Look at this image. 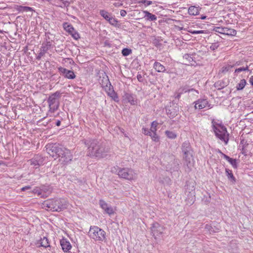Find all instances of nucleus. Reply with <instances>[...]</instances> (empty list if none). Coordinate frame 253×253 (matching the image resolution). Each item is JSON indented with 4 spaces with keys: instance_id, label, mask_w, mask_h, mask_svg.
Masks as SVG:
<instances>
[{
    "instance_id": "nucleus-22",
    "label": "nucleus",
    "mask_w": 253,
    "mask_h": 253,
    "mask_svg": "<svg viewBox=\"0 0 253 253\" xmlns=\"http://www.w3.org/2000/svg\"><path fill=\"white\" fill-rule=\"evenodd\" d=\"M167 170L177 171L179 169V163L177 160L173 159L170 166L167 167Z\"/></svg>"
},
{
    "instance_id": "nucleus-14",
    "label": "nucleus",
    "mask_w": 253,
    "mask_h": 253,
    "mask_svg": "<svg viewBox=\"0 0 253 253\" xmlns=\"http://www.w3.org/2000/svg\"><path fill=\"white\" fill-rule=\"evenodd\" d=\"M194 92L197 94L199 93L198 90H195L194 88L189 89L188 86H185L180 87L176 90L174 94V97L175 99H179L180 98L181 95L183 94V92Z\"/></svg>"
},
{
    "instance_id": "nucleus-48",
    "label": "nucleus",
    "mask_w": 253,
    "mask_h": 253,
    "mask_svg": "<svg viewBox=\"0 0 253 253\" xmlns=\"http://www.w3.org/2000/svg\"><path fill=\"white\" fill-rule=\"evenodd\" d=\"M60 1H61L63 2V3L64 4V5L65 6H68L69 5V2L67 0H59Z\"/></svg>"
},
{
    "instance_id": "nucleus-2",
    "label": "nucleus",
    "mask_w": 253,
    "mask_h": 253,
    "mask_svg": "<svg viewBox=\"0 0 253 253\" xmlns=\"http://www.w3.org/2000/svg\"><path fill=\"white\" fill-rule=\"evenodd\" d=\"M42 206L47 211L59 212L67 208V203L64 199H51L44 201Z\"/></svg>"
},
{
    "instance_id": "nucleus-32",
    "label": "nucleus",
    "mask_w": 253,
    "mask_h": 253,
    "mask_svg": "<svg viewBox=\"0 0 253 253\" xmlns=\"http://www.w3.org/2000/svg\"><path fill=\"white\" fill-rule=\"evenodd\" d=\"M225 171L226 173V175L228 177L229 180L233 183H235L236 181V179L232 173V171L229 169H226Z\"/></svg>"
},
{
    "instance_id": "nucleus-51",
    "label": "nucleus",
    "mask_w": 253,
    "mask_h": 253,
    "mask_svg": "<svg viewBox=\"0 0 253 253\" xmlns=\"http://www.w3.org/2000/svg\"><path fill=\"white\" fill-rule=\"evenodd\" d=\"M31 189V186H27L21 188V190L23 191Z\"/></svg>"
},
{
    "instance_id": "nucleus-60",
    "label": "nucleus",
    "mask_w": 253,
    "mask_h": 253,
    "mask_svg": "<svg viewBox=\"0 0 253 253\" xmlns=\"http://www.w3.org/2000/svg\"><path fill=\"white\" fill-rule=\"evenodd\" d=\"M157 42H158V41H155L154 43L157 44Z\"/></svg>"
},
{
    "instance_id": "nucleus-39",
    "label": "nucleus",
    "mask_w": 253,
    "mask_h": 253,
    "mask_svg": "<svg viewBox=\"0 0 253 253\" xmlns=\"http://www.w3.org/2000/svg\"><path fill=\"white\" fill-rule=\"evenodd\" d=\"M132 51L130 49L125 48L122 50V54L124 56H126L131 53Z\"/></svg>"
},
{
    "instance_id": "nucleus-9",
    "label": "nucleus",
    "mask_w": 253,
    "mask_h": 253,
    "mask_svg": "<svg viewBox=\"0 0 253 253\" xmlns=\"http://www.w3.org/2000/svg\"><path fill=\"white\" fill-rule=\"evenodd\" d=\"M105 86H104L103 83H101L102 87L104 88V89L108 95L113 98L115 101H116V99H118V97L117 94L114 91L113 87L107 76H106V78H105Z\"/></svg>"
},
{
    "instance_id": "nucleus-30",
    "label": "nucleus",
    "mask_w": 253,
    "mask_h": 253,
    "mask_svg": "<svg viewBox=\"0 0 253 253\" xmlns=\"http://www.w3.org/2000/svg\"><path fill=\"white\" fill-rule=\"evenodd\" d=\"M143 13H145V16L144 17L147 18V20H150V21H155L157 20V16L153 14L148 11L144 10L143 11Z\"/></svg>"
},
{
    "instance_id": "nucleus-62",
    "label": "nucleus",
    "mask_w": 253,
    "mask_h": 253,
    "mask_svg": "<svg viewBox=\"0 0 253 253\" xmlns=\"http://www.w3.org/2000/svg\"><path fill=\"white\" fill-rule=\"evenodd\" d=\"M252 113H253V111L252 112Z\"/></svg>"
},
{
    "instance_id": "nucleus-49",
    "label": "nucleus",
    "mask_w": 253,
    "mask_h": 253,
    "mask_svg": "<svg viewBox=\"0 0 253 253\" xmlns=\"http://www.w3.org/2000/svg\"><path fill=\"white\" fill-rule=\"evenodd\" d=\"M137 79L140 82H142L143 81V77L140 74H138L137 75Z\"/></svg>"
},
{
    "instance_id": "nucleus-41",
    "label": "nucleus",
    "mask_w": 253,
    "mask_h": 253,
    "mask_svg": "<svg viewBox=\"0 0 253 253\" xmlns=\"http://www.w3.org/2000/svg\"><path fill=\"white\" fill-rule=\"evenodd\" d=\"M183 59L185 60H186L187 62L189 63H191V62L193 61V57L191 56V55L188 54H185L183 55Z\"/></svg>"
},
{
    "instance_id": "nucleus-24",
    "label": "nucleus",
    "mask_w": 253,
    "mask_h": 253,
    "mask_svg": "<svg viewBox=\"0 0 253 253\" xmlns=\"http://www.w3.org/2000/svg\"><path fill=\"white\" fill-rule=\"evenodd\" d=\"M40 187L42 194L45 195V198L47 197L51 193V189L49 186L42 185Z\"/></svg>"
},
{
    "instance_id": "nucleus-28",
    "label": "nucleus",
    "mask_w": 253,
    "mask_h": 253,
    "mask_svg": "<svg viewBox=\"0 0 253 253\" xmlns=\"http://www.w3.org/2000/svg\"><path fill=\"white\" fill-rule=\"evenodd\" d=\"M199 7L195 6H191L188 9V13L191 15H197L199 14Z\"/></svg>"
},
{
    "instance_id": "nucleus-55",
    "label": "nucleus",
    "mask_w": 253,
    "mask_h": 253,
    "mask_svg": "<svg viewBox=\"0 0 253 253\" xmlns=\"http://www.w3.org/2000/svg\"><path fill=\"white\" fill-rule=\"evenodd\" d=\"M60 124H61V121L60 120H58L56 121V125L57 126H60Z\"/></svg>"
},
{
    "instance_id": "nucleus-21",
    "label": "nucleus",
    "mask_w": 253,
    "mask_h": 253,
    "mask_svg": "<svg viewBox=\"0 0 253 253\" xmlns=\"http://www.w3.org/2000/svg\"><path fill=\"white\" fill-rule=\"evenodd\" d=\"M185 186H186L185 193H188V196H189L190 195L191 196H195L194 195L195 187L194 186V184L191 183H188L187 182Z\"/></svg>"
},
{
    "instance_id": "nucleus-29",
    "label": "nucleus",
    "mask_w": 253,
    "mask_h": 253,
    "mask_svg": "<svg viewBox=\"0 0 253 253\" xmlns=\"http://www.w3.org/2000/svg\"><path fill=\"white\" fill-rule=\"evenodd\" d=\"M214 86L216 89L220 90L226 86L227 84L223 81H218L215 83Z\"/></svg>"
},
{
    "instance_id": "nucleus-18",
    "label": "nucleus",
    "mask_w": 253,
    "mask_h": 253,
    "mask_svg": "<svg viewBox=\"0 0 253 253\" xmlns=\"http://www.w3.org/2000/svg\"><path fill=\"white\" fill-rule=\"evenodd\" d=\"M31 165L39 167L42 164L43 162V158L39 155L35 156L34 158L28 161Z\"/></svg>"
},
{
    "instance_id": "nucleus-52",
    "label": "nucleus",
    "mask_w": 253,
    "mask_h": 253,
    "mask_svg": "<svg viewBox=\"0 0 253 253\" xmlns=\"http://www.w3.org/2000/svg\"><path fill=\"white\" fill-rule=\"evenodd\" d=\"M249 82L253 86V76H251L250 78Z\"/></svg>"
},
{
    "instance_id": "nucleus-50",
    "label": "nucleus",
    "mask_w": 253,
    "mask_h": 253,
    "mask_svg": "<svg viewBox=\"0 0 253 253\" xmlns=\"http://www.w3.org/2000/svg\"><path fill=\"white\" fill-rule=\"evenodd\" d=\"M120 14L122 16L124 17L126 14V12L125 10H121L120 11Z\"/></svg>"
},
{
    "instance_id": "nucleus-23",
    "label": "nucleus",
    "mask_w": 253,
    "mask_h": 253,
    "mask_svg": "<svg viewBox=\"0 0 253 253\" xmlns=\"http://www.w3.org/2000/svg\"><path fill=\"white\" fill-rule=\"evenodd\" d=\"M153 67L158 72L164 73L166 71L165 66L158 62L154 63Z\"/></svg>"
},
{
    "instance_id": "nucleus-38",
    "label": "nucleus",
    "mask_w": 253,
    "mask_h": 253,
    "mask_svg": "<svg viewBox=\"0 0 253 253\" xmlns=\"http://www.w3.org/2000/svg\"><path fill=\"white\" fill-rule=\"evenodd\" d=\"M154 129L149 130L148 129H147L146 128L143 127L142 129V132L143 134H144L145 135L150 136V135H151V134L154 131Z\"/></svg>"
},
{
    "instance_id": "nucleus-37",
    "label": "nucleus",
    "mask_w": 253,
    "mask_h": 253,
    "mask_svg": "<svg viewBox=\"0 0 253 253\" xmlns=\"http://www.w3.org/2000/svg\"><path fill=\"white\" fill-rule=\"evenodd\" d=\"M165 133L167 136L170 139H174L177 136L176 134L174 132L169 130H166L165 131Z\"/></svg>"
},
{
    "instance_id": "nucleus-40",
    "label": "nucleus",
    "mask_w": 253,
    "mask_h": 253,
    "mask_svg": "<svg viewBox=\"0 0 253 253\" xmlns=\"http://www.w3.org/2000/svg\"><path fill=\"white\" fill-rule=\"evenodd\" d=\"M136 3L138 4L144 3L145 4V6H148L152 3V1L147 0H137Z\"/></svg>"
},
{
    "instance_id": "nucleus-58",
    "label": "nucleus",
    "mask_w": 253,
    "mask_h": 253,
    "mask_svg": "<svg viewBox=\"0 0 253 253\" xmlns=\"http://www.w3.org/2000/svg\"><path fill=\"white\" fill-rule=\"evenodd\" d=\"M154 123H155V122H153L152 123V129H154V127H153V126H154Z\"/></svg>"
},
{
    "instance_id": "nucleus-7",
    "label": "nucleus",
    "mask_w": 253,
    "mask_h": 253,
    "mask_svg": "<svg viewBox=\"0 0 253 253\" xmlns=\"http://www.w3.org/2000/svg\"><path fill=\"white\" fill-rule=\"evenodd\" d=\"M118 175L121 178L128 180L133 179L136 177V174L133 170L128 168H121L118 167Z\"/></svg>"
},
{
    "instance_id": "nucleus-46",
    "label": "nucleus",
    "mask_w": 253,
    "mask_h": 253,
    "mask_svg": "<svg viewBox=\"0 0 253 253\" xmlns=\"http://www.w3.org/2000/svg\"><path fill=\"white\" fill-rule=\"evenodd\" d=\"M205 229L209 231L210 232V234L211 233V232H214V230H212V227L211 226V225H209V224H207L206 225H205Z\"/></svg>"
},
{
    "instance_id": "nucleus-5",
    "label": "nucleus",
    "mask_w": 253,
    "mask_h": 253,
    "mask_svg": "<svg viewBox=\"0 0 253 253\" xmlns=\"http://www.w3.org/2000/svg\"><path fill=\"white\" fill-rule=\"evenodd\" d=\"M105 235V232L96 226H91L88 232V236L95 241H103Z\"/></svg>"
},
{
    "instance_id": "nucleus-19",
    "label": "nucleus",
    "mask_w": 253,
    "mask_h": 253,
    "mask_svg": "<svg viewBox=\"0 0 253 253\" xmlns=\"http://www.w3.org/2000/svg\"><path fill=\"white\" fill-rule=\"evenodd\" d=\"M99 205L101 208L105 211L106 213L109 215L114 213V211L112 208L111 207H109L108 204L104 201L102 200H100Z\"/></svg>"
},
{
    "instance_id": "nucleus-20",
    "label": "nucleus",
    "mask_w": 253,
    "mask_h": 253,
    "mask_svg": "<svg viewBox=\"0 0 253 253\" xmlns=\"http://www.w3.org/2000/svg\"><path fill=\"white\" fill-rule=\"evenodd\" d=\"M60 245L62 247V250L64 252H67L70 250L71 248V245L69 242H68L67 239L63 238L60 241Z\"/></svg>"
},
{
    "instance_id": "nucleus-45",
    "label": "nucleus",
    "mask_w": 253,
    "mask_h": 253,
    "mask_svg": "<svg viewBox=\"0 0 253 253\" xmlns=\"http://www.w3.org/2000/svg\"><path fill=\"white\" fill-rule=\"evenodd\" d=\"M219 47V44L218 42L212 43L210 46V48L211 50H214Z\"/></svg>"
},
{
    "instance_id": "nucleus-12",
    "label": "nucleus",
    "mask_w": 253,
    "mask_h": 253,
    "mask_svg": "<svg viewBox=\"0 0 253 253\" xmlns=\"http://www.w3.org/2000/svg\"><path fill=\"white\" fill-rule=\"evenodd\" d=\"M63 27L64 30L71 35L75 40H78L80 38L79 34L75 30L71 24L65 22L63 24Z\"/></svg>"
},
{
    "instance_id": "nucleus-34",
    "label": "nucleus",
    "mask_w": 253,
    "mask_h": 253,
    "mask_svg": "<svg viewBox=\"0 0 253 253\" xmlns=\"http://www.w3.org/2000/svg\"><path fill=\"white\" fill-rule=\"evenodd\" d=\"M100 14L107 21L109 20L111 17V14L104 10H101L99 12Z\"/></svg>"
},
{
    "instance_id": "nucleus-3",
    "label": "nucleus",
    "mask_w": 253,
    "mask_h": 253,
    "mask_svg": "<svg viewBox=\"0 0 253 253\" xmlns=\"http://www.w3.org/2000/svg\"><path fill=\"white\" fill-rule=\"evenodd\" d=\"M181 150L183 154L184 165L190 168L193 161V150L189 141H185L182 144Z\"/></svg>"
},
{
    "instance_id": "nucleus-53",
    "label": "nucleus",
    "mask_w": 253,
    "mask_h": 253,
    "mask_svg": "<svg viewBox=\"0 0 253 253\" xmlns=\"http://www.w3.org/2000/svg\"><path fill=\"white\" fill-rule=\"evenodd\" d=\"M241 61H237L235 64L233 65L234 66H239L240 65H241Z\"/></svg>"
},
{
    "instance_id": "nucleus-44",
    "label": "nucleus",
    "mask_w": 253,
    "mask_h": 253,
    "mask_svg": "<svg viewBox=\"0 0 253 253\" xmlns=\"http://www.w3.org/2000/svg\"><path fill=\"white\" fill-rule=\"evenodd\" d=\"M233 67V66L230 65L224 66L221 68V70L220 71V72L222 73H225L226 72H228L229 70H230Z\"/></svg>"
},
{
    "instance_id": "nucleus-13",
    "label": "nucleus",
    "mask_w": 253,
    "mask_h": 253,
    "mask_svg": "<svg viewBox=\"0 0 253 253\" xmlns=\"http://www.w3.org/2000/svg\"><path fill=\"white\" fill-rule=\"evenodd\" d=\"M165 230V227L157 222H155L153 224L151 227V231L153 235L155 236V238L156 236H159L161 235Z\"/></svg>"
},
{
    "instance_id": "nucleus-56",
    "label": "nucleus",
    "mask_w": 253,
    "mask_h": 253,
    "mask_svg": "<svg viewBox=\"0 0 253 253\" xmlns=\"http://www.w3.org/2000/svg\"><path fill=\"white\" fill-rule=\"evenodd\" d=\"M207 16L205 15H202L201 17V19L202 20H204L206 18Z\"/></svg>"
},
{
    "instance_id": "nucleus-1",
    "label": "nucleus",
    "mask_w": 253,
    "mask_h": 253,
    "mask_svg": "<svg viewBox=\"0 0 253 253\" xmlns=\"http://www.w3.org/2000/svg\"><path fill=\"white\" fill-rule=\"evenodd\" d=\"M84 143L88 147L87 152L90 157L102 158L106 157L109 152L108 146L96 140H85Z\"/></svg>"
},
{
    "instance_id": "nucleus-4",
    "label": "nucleus",
    "mask_w": 253,
    "mask_h": 253,
    "mask_svg": "<svg viewBox=\"0 0 253 253\" xmlns=\"http://www.w3.org/2000/svg\"><path fill=\"white\" fill-rule=\"evenodd\" d=\"M212 129L215 136L226 145L229 141V134L226 127L215 122L213 120L212 121Z\"/></svg>"
},
{
    "instance_id": "nucleus-17",
    "label": "nucleus",
    "mask_w": 253,
    "mask_h": 253,
    "mask_svg": "<svg viewBox=\"0 0 253 253\" xmlns=\"http://www.w3.org/2000/svg\"><path fill=\"white\" fill-rule=\"evenodd\" d=\"M195 108L196 109H202L207 107L211 108L212 106L209 103L208 100L206 99H199L195 102Z\"/></svg>"
},
{
    "instance_id": "nucleus-25",
    "label": "nucleus",
    "mask_w": 253,
    "mask_h": 253,
    "mask_svg": "<svg viewBox=\"0 0 253 253\" xmlns=\"http://www.w3.org/2000/svg\"><path fill=\"white\" fill-rule=\"evenodd\" d=\"M39 244L40 246L43 247L44 248H47L50 247L48 240L46 237H44L43 238H41L37 242V244Z\"/></svg>"
},
{
    "instance_id": "nucleus-61",
    "label": "nucleus",
    "mask_w": 253,
    "mask_h": 253,
    "mask_svg": "<svg viewBox=\"0 0 253 253\" xmlns=\"http://www.w3.org/2000/svg\"><path fill=\"white\" fill-rule=\"evenodd\" d=\"M0 33H3V31L0 30Z\"/></svg>"
},
{
    "instance_id": "nucleus-54",
    "label": "nucleus",
    "mask_w": 253,
    "mask_h": 253,
    "mask_svg": "<svg viewBox=\"0 0 253 253\" xmlns=\"http://www.w3.org/2000/svg\"><path fill=\"white\" fill-rule=\"evenodd\" d=\"M242 153L244 154L245 156H246L247 155L246 153V150L244 148L242 150Z\"/></svg>"
},
{
    "instance_id": "nucleus-8",
    "label": "nucleus",
    "mask_w": 253,
    "mask_h": 253,
    "mask_svg": "<svg viewBox=\"0 0 253 253\" xmlns=\"http://www.w3.org/2000/svg\"><path fill=\"white\" fill-rule=\"evenodd\" d=\"M62 148H63L59 146L58 145L54 144L47 145L46 150L50 156L56 159L58 158L59 155L62 152Z\"/></svg>"
},
{
    "instance_id": "nucleus-11",
    "label": "nucleus",
    "mask_w": 253,
    "mask_h": 253,
    "mask_svg": "<svg viewBox=\"0 0 253 253\" xmlns=\"http://www.w3.org/2000/svg\"><path fill=\"white\" fill-rule=\"evenodd\" d=\"M213 30L217 33L228 36H235L237 33L235 30L227 27H216L214 28Z\"/></svg>"
},
{
    "instance_id": "nucleus-47",
    "label": "nucleus",
    "mask_w": 253,
    "mask_h": 253,
    "mask_svg": "<svg viewBox=\"0 0 253 253\" xmlns=\"http://www.w3.org/2000/svg\"><path fill=\"white\" fill-rule=\"evenodd\" d=\"M189 32L192 34H203V33H206L205 31H204V30H199V31H196V30L192 31V30H191V31H189Z\"/></svg>"
},
{
    "instance_id": "nucleus-35",
    "label": "nucleus",
    "mask_w": 253,
    "mask_h": 253,
    "mask_svg": "<svg viewBox=\"0 0 253 253\" xmlns=\"http://www.w3.org/2000/svg\"><path fill=\"white\" fill-rule=\"evenodd\" d=\"M246 84V81L245 80L243 79L241 80L239 84H237L236 86V88L237 90H240L243 89Z\"/></svg>"
},
{
    "instance_id": "nucleus-27",
    "label": "nucleus",
    "mask_w": 253,
    "mask_h": 253,
    "mask_svg": "<svg viewBox=\"0 0 253 253\" xmlns=\"http://www.w3.org/2000/svg\"><path fill=\"white\" fill-rule=\"evenodd\" d=\"M223 156L224 159H225L230 163V164L234 168L236 169L237 168V164L236 159H232L225 154H223Z\"/></svg>"
},
{
    "instance_id": "nucleus-43",
    "label": "nucleus",
    "mask_w": 253,
    "mask_h": 253,
    "mask_svg": "<svg viewBox=\"0 0 253 253\" xmlns=\"http://www.w3.org/2000/svg\"><path fill=\"white\" fill-rule=\"evenodd\" d=\"M249 70V67L248 65H246V67H240V68H237L235 70V73H240L242 71H248Z\"/></svg>"
},
{
    "instance_id": "nucleus-31",
    "label": "nucleus",
    "mask_w": 253,
    "mask_h": 253,
    "mask_svg": "<svg viewBox=\"0 0 253 253\" xmlns=\"http://www.w3.org/2000/svg\"><path fill=\"white\" fill-rule=\"evenodd\" d=\"M16 9L20 12H24V11H34L33 8L27 6H22V5H17Z\"/></svg>"
},
{
    "instance_id": "nucleus-42",
    "label": "nucleus",
    "mask_w": 253,
    "mask_h": 253,
    "mask_svg": "<svg viewBox=\"0 0 253 253\" xmlns=\"http://www.w3.org/2000/svg\"><path fill=\"white\" fill-rule=\"evenodd\" d=\"M108 21L109 22V23L114 26H117L118 21L117 19H116L115 18H113V17H111V18L109 19V20H108Z\"/></svg>"
},
{
    "instance_id": "nucleus-59",
    "label": "nucleus",
    "mask_w": 253,
    "mask_h": 253,
    "mask_svg": "<svg viewBox=\"0 0 253 253\" xmlns=\"http://www.w3.org/2000/svg\"><path fill=\"white\" fill-rule=\"evenodd\" d=\"M218 152H219V153H220L222 156H223V154H223L222 152H221V151H220V150H218Z\"/></svg>"
},
{
    "instance_id": "nucleus-15",
    "label": "nucleus",
    "mask_w": 253,
    "mask_h": 253,
    "mask_svg": "<svg viewBox=\"0 0 253 253\" xmlns=\"http://www.w3.org/2000/svg\"><path fill=\"white\" fill-rule=\"evenodd\" d=\"M58 70L60 74L64 76L66 78L74 79L76 77V75L72 70H67V69L62 67H58Z\"/></svg>"
},
{
    "instance_id": "nucleus-6",
    "label": "nucleus",
    "mask_w": 253,
    "mask_h": 253,
    "mask_svg": "<svg viewBox=\"0 0 253 253\" xmlns=\"http://www.w3.org/2000/svg\"><path fill=\"white\" fill-rule=\"evenodd\" d=\"M61 93L59 91H56L50 95L48 99L50 109L52 112H54L57 110L59 107L58 100L60 98Z\"/></svg>"
},
{
    "instance_id": "nucleus-33",
    "label": "nucleus",
    "mask_w": 253,
    "mask_h": 253,
    "mask_svg": "<svg viewBox=\"0 0 253 253\" xmlns=\"http://www.w3.org/2000/svg\"><path fill=\"white\" fill-rule=\"evenodd\" d=\"M32 192L34 194H37L38 196H40L41 198H45V195L42 194V193L41 189L40 187H36L35 188Z\"/></svg>"
},
{
    "instance_id": "nucleus-16",
    "label": "nucleus",
    "mask_w": 253,
    "mask_h": 253,
    "mask_svg": "<svg viewBox=\"0 0 253 253\" xmlns=\"http://www.w3.org/2000/svg\"><path fill=\"white\" fill-rule=\"evenodd\" d=\"M51 46V42L48 41L43 42L41 48V51L38 54L36 57V59L38 60H40L41 58L43 56L47 51L50 48Z\"/></svg>"
},
{
    "instance_id": "nucleus-57",
    "label": "nucleus",
    "mask_w": 253,
    "mask_h": 253,
    "mask_svg": "<svg viewBox=\"0 0 253 253\" xmlns=\"http://www.w3.org/2000/svg\"><path fill=\"white\" fill-rule=\"evenodd\" d=\"M106 77H103V79L102 80V82L101 83H103L104 84V86H105V78Z\"/></svg>"
},
{
    "instance_id": "nucleus-36",
    "label": "nucleus",
    "mask_w": 253,
    "mask_h": 253,
    "mask_svg": "<svg viewBox=\"0 0 253 253\" xmlns=\"http://www.w3.org/2000/svg\"><path fill=\"white\" fill-rule=\"evenodd\" d=\"M156 126H155L154 130L152 133L151 135H150V136L151 137V139L153 140V141H154L156 142H158L159 141V137L156 133Z\"/></svg>"
},
{
    "instance_id": "nucleus-26",
    "label": "nucleus",
    "mask_w": 253,
    "mask_h": 253,
    "mask_svg": "<svg viewBox=\"0 0 253 253\" xmlns=\"http://www.w3.org/2000/svg\"><path fill=\"white\" fill-rule=\"evenodd\" d=\"M126 98L131 105H135L137 103V100L133 94H126Z\"/></svg>"
},
{
    "instance_id": "nucleus-10",
    "label": "nucleus",
    "mask_w": 253,
    "mask_h": 253,
    "mask_svg": "<svg viewBox=\"0 0 253 253\" xmlns=\"http://www.w3.org/2000/svg\"><path fill=\"white\" fill-rule=\"evenodd\" d=\"M59 155V161L66 164L70 162L72 159V155L70 151L64 148H62V152Z\"/></svg>"
}]
</instances>
